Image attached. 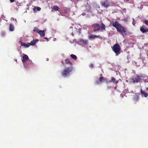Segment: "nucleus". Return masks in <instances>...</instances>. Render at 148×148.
I'll use <instances>...</instances> for the list:
<instances>
[{
	"label": "nucleus",
	"instance_id": "nucleus-17",
	"mask_svg": "<svg viewBox=\"0 0 148 148\" xmlns=\"http://www.w3.org/2000/svg\"><path fill=\"white\" fill-rule=\"evenodd\" d=\"M141 93L142 94L144 95V96L145 97H147L148 96V94L145 91L143 90H141Z\"/></svg>",
	"mask_w": 148,
	"mask_h": 148
},
{
	"label": "nucleus",
	"instance_id": "nucleus-4",
	"mask_svg": "<svg viewBox=\"0 0 148 148\" xmlns=\"http://www.w3.org/2000/svg\"><path fill=\"white\" fill-rule=\"evenodd\" d=\"M61 62L63 65L64 67H66L67 64H69V66H72V63L69 60V59H66L64 62L61 61Z\"/></svg>",
	"mask_w": 148,
	"mask_h": 148
},
{
	"label": "nucleus",
	"instance_id": "nucleus-20",
	"mask_svg": "<svg viewBox=\"0 0 148 148\" xmlns=\"http://www.w3.org/2000/svg\"><path fill=\"white\" fill-rule=\"evenodd\" d=\"M53 10L55 11H58V9H59V7L57 5H54L53 6Z\"/></svg>",
	"mask_w": 148,
	"mask_h": 148
},
{
	"label": "nucleus",
	"instance_id": "nucleus-36",
	"mask_svg": "<svg viewBox=\"0 0 148 148\" xmlns=\"http://www.w3.org/2000/svg\"><path fill=\"white\" fill-rule=\"evenodd\" d=\"M15 20L16 21H17V20H16V19H15Z\"/></svg>",
	"mask_w": 148,
	"mask_h": 148
},
{
	"label": "nucleus",
	"instance_id": "nucleus-27",
	"mask_svg": "<svg viewBox=\"0 0 148 148\" xmlns=\"http://www.w3.org/2000/svg\"><path fill=\"white\" fill-rule=\"evenodd\" d=\"M39 30H38V29H36L35 28L33 29V31L34 32H36L38 33V32Z\"/></svg>",
	"mask_w": 148,
	"mask_h": 148
},
{
	"label": "nucleus",
	"instance_id": "nucleus-3",
	"mask_svg": "<svg viewBox=\"0 0 148 148\" xmlns=\"http://www.w3.org/2000/svg\"><path fill=\"white\" fill-rule=\"evenodd\" d=\"M117 29L118 32L122 33L123 36L126 35L127 34V30L125 27H123L121 25Z\"/></svg>",
	"mask_w": 148,
	"mask_h": 148
},
{
	"label": "nucleus",
	"instance_id": "nucleus-39",
	"mask_svg": "<svg viewBox=\"0 0 148 148\" xmlns=\"http://www.w3.org/2000/svg\"><path fill=\"white\" fill-rule=\"evenodd\" d=\"M16 61L17 62V59L16 60Z\"/></svg>",
	"mask_w": 148,
	"mask_h": 148
},
{
	"label": "nucleus",
	"instance_id": "nucleus-33",
	"mask_svg": "<svg viewBox=\"0 0 148 148\" xmlns=\"http://www.w3.org/2000/svg\"><path fill=\"white\" fill-rule=\"evenodd\" d=\"M146 89H147V90H148V87L146 88Z\"/></svg>",
	"mask_w": 148,
	"mask_h": 148
},
{
	"label": "nucleus",
	"instance_id": "nucleus-25",
	"mask_svg": "<svg viewBox=\"0 0 148 148\" xmlns=\"http://www.w3.org/2000/svg\"><path fill=\"white\" fill-rule=\"evenodd\" d=\"M25 67V68L27 69L29 68V66H30V64H28L25 63H23Z\"/></svg>",
	"mask_w": 148,
	"mask_h": 148
},
{
	"label": "nucleus",
	"instance_id": "nucleus-24",
	"mask_svg": "<svg viewBox=\"0 0 148 148\" xmlns=\"http://www.w3.org/2000/svg\"><path fill=\"white\" fill-rule=\"evenodd\" d=\"M139 99V97L138 95H135L134 97V100L135 101H138Z\"/></svg>",
	"mask_w": 148,
	"mask_h": 148
},
{
	"label": "nucleus",
	"instance_id": "nucleus-19",
	"mask_svg": "<svg viewBox=\"0 0 148 148\" xmlns=\"http://www.w3.org/2000/svg\"><path fill=\"white\" fill-rule=\"evenodd\" d=\"M80 41L83 42L84 44L85 45L87 44L88 42V40H85L83 39H81L80 40Z\"/></svg>",
	"mask_w": 148,
	"mask_h": 148
},
{
	"label": "nucleus",
	"instance_id": "nucleus-15",
	"mask_svg": "<svg viewBox=\"0 0 148 148\" xmlns=\"http://www.w3.org/2000/svg\"><path fill=\"white\" fill-rule=\"evenodd\" d=\"M38 39H36L35 40H33L32 41H31V42L29 44H30V45H35L36 43L38 41Z\"/></svg>",
	"mask_w": 148,
	"mask_h": 148
},
{
	"label": "nucleus",
	"instance_id": "nucleus-30",
	"mask_svg": "<svg viewBox=\"0 0 148 148\" xmlns=\"http://www.w3.org/2000/svg\"><path fill=\"white\" fill-rule=\"evenodd\" d=\"M11 3H13L14 1V0H10Z\"/></svg>",
	"mask_w": 148,
	"mask_h": 148
},
{
	"label": "nucleus",
	"instance_id": "nucleus-11",
	"mask_svg": "<svg viewBox=\"0 0 148 148\" xmlns=\"http://www.w3.org/2000/svg\"><path fill=\"white\" fill-rule=\"evenodd\" d=\"M145 27L144 25L140 27V31L143 33L148 32V28L147 29H145Z\"/></svg>",
	"mask_w": 148,
	"mask_h": 148
},
{
	"label": "nucleus",
	"instance_id": "nucleus-2",
	"mask_svg": "<svg viewBox=\"0 0 148 148\" xmlns=\"http://www.w3.org/2000/svg\"><path fill=\"white\" fill-rule=\"evenodd\" d=\"M112 49L113 51L115 53L116 55L119 54L120 53L121 47L119 44H114L112 47Z\"/></svg>",
	"mask_w": 148,
	"mask_h": 148
},
{
	"label": "nucleus",
	"instance_id": "nucleus-14",
	"mask_svg": "<svg viewBox=\"0 0 148 148\" xmlns=\"http://www.w3.org/2000/svg\"><path fill=\"white\" fill-rule=\"evenodd\" d=\"M21 45L22 46H24V47L25 48H28L30 45V44H29V43L26 44L25 42H21Z\"/></svg>",
	"mask_w": 148,
	"mask_h": 148
},
{
	"label": "nucleus",
	"instance_id": "nucleus-18",
	"mask_svg": "<svg viewBox=\"0 0 148 148\" xmlns=\"http://www.w3.org/2000/svg\"><path fill=\"white\" fill-rule=\"evenodd\" d=\"M14 30V26L12 24H10V25L9 30L10 31H13Z\"/></svg>",
	"mask_w": 148,
	"mask_h": 148
},
{
	"label": "nucleus",
	"instance_id": "nucleus-9",
	"mask_svg": "<svg viewBox=\"0 0 148 148\" xmlns=\"http://www.w3.org/2000/svg\"><path fill=\"white\" fill-rule=\"evenodd\" d=\"M112 82L113 83H115V84H117L118 83L119 81L118 80H116L113 77H111V80H107L106 81V83H111Z\"/></svg>",
	"mask_w": 148,
	"mask_h": 148
},
{
	"label": "nucleus",
	"instance_id": "nucleus-10",
	"mask_svg": "<svg viewBox=\"0 0 148 148\" xmlns=\"http://www.w3.org/2000/svg\"><path fill=\"white\" fill-rule=\"evenodd\" d=\"M29 59V57L26 54H24L23 57L22 61L23 63H25Z\"/></svg>",
	"mask_w": 148,
	"mask_h": 148
},
{
	"label": "nucleus",
	"instance_id": "nucleus-5",
	"mask_svg": "<svg viewBox=\"0 0 148 148\" xmlns=\"http://www.w3.org/2000/svg\"><path fill=\"white\" fill-rule=\"evenodd\" d=\"M101 4L102 6L106 8H108L110 6V4L108 2V0H105L101 1Z\"/></svg>",
	"mask_w": 148,
	"mask_h": 148
},
{
	"label": "nucleus",
	"instance_id": "nucleus-31",
	"mask_svg": "<svg viewBox=\"0 0 148 148\" xmlns=\"http://www.w3.org/2000/svg\"><path fill=\"white\" fill-rule=\"evenodd\" d=\"M29 62H30V64H32V62L31 61L29 60Z\"/></svg>",
	"mask_w": 148,
	"mask_h": 148
},
{
	"label": "nucleus",
	"instance_id": "nucleus-34",
	"mask_svg": "<svg viewBox=\"0 0 148 148\" xmlns=\"http://www.w3.org/2000/svg\"><path fill=\"white\" fill-rule=\"evenodd\" d=\"M129 0H126V1H129Z\"/></svg>",
	"mask_w": 148,
	"mask_h": 148
},
{
	"label": "nucleus",
	"instance_id": "nucleus-29",
	"mask_svg": "<svg viewBox=\"0 0 148 148\" xmlns=\"http://www.w3.org/2000/svg\"><path fill=\"white\" fill-rule=\"evenodd\" d=\"M89 67L91 68H93V64H91L89 65Z\"/></svg>",
	"mask_w": 148,
	"mask_h": 148
},
{
	"label": "nucleus",
	"instance_id": "nucleus-23",
	"mask_svg": "<svg viewBox=\"0 0 148 148\" xmlns=\"http://www.w3.org/2000/svg\"><path fill=\"white\" fill-rule=\"evenodd\" d=\"M70 56L73 59L75 60H76L77 59V57L74 54H72L70 55Z\"/></svg>",
	"mask_w": 148,
	"mask_h": 148
},
{
	"label": "nucleus",
	"instance_id": "nucleus-35",
	"mask_svg": "<svg viewBox=\"0 0 148 148\" xmlns=\"http://www.w3.org/2000/svg\"><path fill=\"white\" fill-rule=\"evenodd\" d=\"M13 18V19H12V20H14V18Z\"/></svg>",
	"mask_w": 148,
	"mask_h": 148
},
{
	"label": "nucleus",
	"instance_id": "nucleus-6",
	"mask_svg": "<svg viewBox=\"0 0 148 148\" xmlns=\"http://www.w3.org/2000/svg\"><path fill=\"white\" fill-rule=\"evenodd\" d=\"M107 80V79H105L104 77H99L98 80L96 81L95 83L96 84H98L104 82L106 83V81Z\"/></svg>",
	"mask_w": 148,
	"mask_h": 148
},
{
	"label": "nucleus",
	"instance_id": "nucleus-26",
	"mask_svg": "<svg viewBox=\"0 0 148 148\" xmlns=\"http://www.w3.org/2000/svg\"><path fill=\"white\" fill-rule=\"evenodd\" d=\"M144 23L146 25H148V20H145L144 21Z\"/></svg>",
	"mask_w": 148,
	"mask_h": 148
},
{
	"label": "nucleus",
	"instance_id": "nucleus-7",
	"mask_svg": "<svg viewBox=\"0 0 148 148\" xmlns=\"http://www.w3.org/2000/svg\"><path fill=\"white\" fill-rule=\"evenodd\" d=\"M92 27L94 28L95 32L99 31L100 29V25L98 24H93L92 25Z\"/></svg>",
	"mask_w": 148,
	"mask_h": 148
},
{
	"label": "nucleus",
	"instance_id": "nucleus-12",
	"mask_svg": "<svg viewBox=\"0 0 148 148\" xmlns=\"http://www.w3.org/2000/svg\"><path fill=\"white\" fill-rule=\"evenodd\" d=\"M121 25L120 24L119 22L117 21H116L115 22L112 23V25L115 27L116 29H118L117 28L120 26Z\"/></svg>",
	"mask_w": 148,
	"mask_h": 148
},
{
	"label": "nucleus",
	"instance_id": "nucleus-38",
	"mask_svg": "<svg viewBox=\"0 0 148 148\" xmlns=\"http://www.w3.org/2000/svg\"><path fill=\"white\" fill-rule=\"evenodd\" d=\"M134 23H133V24L134 25Z\"/></svg>",
	"mask_w": 148,
	"mask_h": 148
},
{
	"label": "nucleus",
	"instance_id": "nucleus-1",
	"mask_svg": "<svg viewBox=\"0 0 148 148\" xmlns=\"http://www.w3.org/2000/svg\"><path fill=\"white\" fill-rule=\"evenodd\" d=\"M73 68L72 66L65 67L61 72L62 76L64 77H67L70 75V73L73 71Z\"/></svg>",
	"mask_w": 148,
	"mask_h": 148
},
{
	"label": "nucleus",
	"instance_id": "nucleus-40",
	"mask_svg": "<svg viewBox=\"0 0 148 148\" xmlns=\"http://www.w3.org/2000/svg\"><path fill=\"white\" fill-rule=\"evenodd\" d=\"M115 88H116V87H115Z\"/></svg>",
	"mask_w": 148,
	"mask_h": 148
},
{
	"label": "nucleus",
	"instance_id": "nucleus-37",
	"mask_svg": "<svg viewBox=\"0 0 148 148\" xmlns=\"http://www.w3.org/2000/svg\"><path fill=\"white\" fill-rule=\"evenodd\" d=\"M134 23H133V24L134 25Z\"/></svg>",
	"mask_w": 148,
	"mask_h": 148
},
{
	"label": "nucleus",
	"instance_id": "nucleus-8",
	"mask_svg": "<svg viewBox=\"0 0 148 148\" xmlns=\"http://www.w3.org/2000/svg\"><path fill=\"white\" fill-rule=\"evenodd\" d=\"M132 79L134 83H138L140 81L141 78L139 76L137 75Z\"/></svg>",
	"mask_w": 148,
	"mask_h": 148
},
{
	"label": "nucleus",
	"instance_id": "nucleus-22",
	"mask_svg": "<svg viewBox=\"0 0 148 148\" xmlns=\"http://www.w3.org/2000/svg\"><path fill=\"white\" fill-rule=\"evenodd\" d=\"M100 28H101L102 30H105V26L104 24L103 23H101V25L100 27Z\"/></svg>",
	"mask_w": 148,
	"mask_h": 148
},
{
	"label": "nucleus",
	"instance_id": "nucleus-21",
	"mask_svg": "<svg viewBox=\"0 0 148 148\" xmlns=\"http://www.w3.org/2000/svg\"><path fill=\"white\" fill-rule=\"evenodd\" d=\"M41 8L40 7H34V8L33 10L34 11H39L41 10Z\"/></svg>",
	"mask_w": 148,
	"mask_h": 148
},
{
	"label": "nucleus",
	"instance_id": "nucleus-28",
	"mask_svg": "<svg viewBox=\"0 0 148 148\" xmlns=\"http://www.w3.org/2000/svg\"><path fill=\"white\" fill-rule=\"evenodd\" d=\"M5 35V33L4 32H2L1 34L2 36H4Z\"/></svg>",
	"mask_w": 148,
	"mask_h": 148
},
{
	"label": "nucleus",
	"instance_id": "nucleus-32",
	"mask_svg": "<svg viewBox=\"0 0 148 148\" xmlns=\"http://www.w3.org/2000/svg\"><path fill=\"white\" fill-rule=\"evenodd\" d=\"M45 38V39H47V41H48L49 40L48 38H47L45 37V38Z\"/></svg>",
	"mask_w": 148,
	"mask_h": 148
},
{
	"label": "nucleus",
	"instance_id": "nucleus-16",
	"mask_svg": "<svg viewBox=\"0 0 148 148\" xmlns=\"http://www.w3.org/2000/svg\"><path fill=\"white\" fill-rule=\"evenodd\" d=\"M99 36H97L96 35H92L91 36H89V38L90 39H95V38H99Z\"/></svg>",
	"mask_w": 148,
	"mask_h": 148
},
{
	"label": "nucleus",
	"instance_id": "nucleus-13",
	"mask_svg": "<svg viewBox=\"0 0 148 148\" xmlns=\"http://www.w3.org/2000/svg\"><path fill=\"white\" fill-rule=\"evenodd\" d=\"M38 33L40 34L41 37H44L45 36V34L44 30H39Z\"/></svg>",
	"mask_w": 148,
	"mask_h": 148
}]
</instances>
